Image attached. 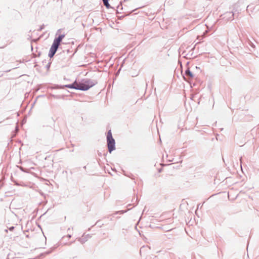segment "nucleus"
I'll list each match as a JSON object with an SVG mask.
<instances>
[{"instance_id":"39448f33","label":"nucleus","mask_w":259,"mask_h":259,"mask_svg":"<svg viewBox=\"0 0 259 259\" xmlns=\"http://www.w3.org/2000/svg\"><path fill=\"white\" fill-rule=\"evenodd\" d=\"M186 73H187V74H189L191 76L192 75L190 73V72L189 71H187Z\"/></svg>"},{"instance_id":"7ed1b4c3","label":"nucleus","mask_w":259,"mask_h":259,"mask_svg":"<svg viewBox=\"0 0 259 259\" xmlns=\"http://www.w3.org/2000/svg\"><path fill=\"white\" fill-rule=\"evenodd\" d=\"M107 146L108 151L110 153L115 150V140L113 139L111 131L110 130L108 131L107 136Z\"/></svg>"},{"instance_id":"20e7f679","label":"nucleus","mask_w":259,"mask_h":259,"mask_svg":"<svg viewBox=\"0 0 259 259\" xmlns=\"http://www.w3.org/2000/svg\"><path fill=\"white\" fill-rule=\"evenodd\" d=\"M103 2L104 5L106 6V7L108 9L110 8V5L108 2V0H103Z\"/></svg>"},{"instance_id":"f03ea898","label":"nucleus","mask_w":259,"mask_h":259,"mask_svg":"<svg viewBox=\"0 0 259 259\" xmlns=\"http://www.w3.org/2000/svg\"><path fill=\"white\" fill-rule=\"evenodd\" d=\"M65 36V34H61L54 39L53 45L50 50L49 55L50 56H53L55 54L61 41L64 38Z\"/></svg>"},{"instance_id":"f257e3e1","label":"nucleus","mask_w":259,"mask_h":259,"mask_svg":"<svg viewBox=\"0 0 259 259\" xmlns=\"http://www.w3.org/2000/svg\"><path fill=\"white\" fill-rule=\"evenodd\" d=\"M94 85V83L90 79H83L80 82L75 81L71 84L66 85V87L70 89L88 90Z\"/></svg>"},{"instance_id":"423d86ee","label":"nucleus","mask_w":259,"mask_h":259,"mask_svg":"<svg viewBox=\"0 0 259 259\" xmlns=\"http://www.w3.org/2000/svg\"><path fill=\"white\" fill-rule=\"evenodd\" d=\"M13 229H14V227H12V228H10V230H13Z\"/></svg>"}]
</instances>
